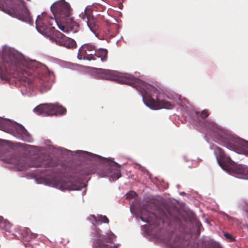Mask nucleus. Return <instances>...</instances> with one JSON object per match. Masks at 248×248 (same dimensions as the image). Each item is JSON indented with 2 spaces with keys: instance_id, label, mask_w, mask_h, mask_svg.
<instances>
[{
  "instance_id": "1",
  "label": "nucleus",
  "mask_w": 248,
  "mask_h": 248,
  "mask_svg": "<svg viewBox=\"0 0 248 248\" xmlns=\"http://www.w3.org/2000/svg\"><path fill=\"white\" fill-rule=\"evenodd\" d=\"M96 75L100 79L116 81L137 88L141 94L144 104L152 109H172L174 106L173 103L167 100L168 97L155 87L130 75L116 71L99 69L96 71Z\"/></svg>"
},
{
  "instance_id": "2",
  "label": "nucleus",
  "mask_w": 248,
  "mask_h": 248,
  "mask_svg": "<svg viewBox=\"0 0 248 248\" xmlns=\"http://www.w3.org/2000/svg\"><path fill=\"white\" fill-rule=\"evenodd\" d=\"M50 9L54 17L43 12L38 16L36 20V28L43 35H49L54 32L55 25L65 32L78 26L72 16V8L65 0L56 1L51 6Z\"/></svg>"
},
{
  "instance_id": "3",
  "label": "nucleus",
  "mask_w": 248,
  "mask_h": 248,
  "mask_svg": "<svg viewBox=\"0 0 248 248\" xmlns=\"http://www.w3.org/2000/svg\"><path fill=\"white\" fill-rule=\"evenodd\" d=\"M212 149L214 150L218 164L223 170L236 177L248 179V167L242 165H235L230 157L226 155L220 148L213 145Z\"/></svg>"
},
{
  "instance_id": "4",
  "label": "nucleus",
  "mask_w": 248,
  "mask_h": 248,
  "mask_svg": "<svg viewBox=\"0 0 248 248\" xmlns=\"http://www.w3.org/2000/svg\"><path fill=\"white\" fill-rule=\"evenodd\" d=\"M7 162L12 164L14 168L19 171L25 170L30 167L53 166L49 157L42 154L35 155L29 160L27 157H20L16 155H13L7 159Z\"/></svg>"
},
{
  "instance_id": "5",
  "label": "nucleus",
  "mask_w": 248,
  "mask_h": 248,
  "mask_svg": "<svg viewBox=\"0 0 248 248\" xmlns=\"http://www.w3.org/2000/svg\"><path fill=\"white\" fill-rule=\"evenodd\" d=\"M0 10L23 21L31 19L29 11L22 0H0Z\"/></svg>"
},
{
  "instance_id": "6",
  "label": "nucleus",
  "mask_w": 248,
  "mask_h": 248,
  "mask_svg": "<svg viewBox=\"0 0 248 248\" xmlns=\"http://www.w3.org/2000/svg\"><path fill=\"white\" fill-rule=\"evenodd\" d=\"M96 239L93 242V245L95 248H117L114 245H113L116 236L112 232L107 234L106 236L100 234V230L97 229L95 230Z\"/></svg>"
},
{
  "instance_id": "7",
  "label": "nucleus",
  "mask_w": 248,
  "mask_h": 248,
  "mask_svg": "<svg viewBox=\"0 0 248 248\" xmlns=\"http://www.w3.org/2000/svg\"><path fill=\"white\" fill-rule=\"evenodd\" d=\"M34 111L38 115H53L63 114L66 112V109L58 104H45L37 106Z\"/></svg>"
},
{
  "instance_id": "8",
  "label": "nucleus",
  "mask_w": 248,
  "mask_h": 248,
  "mask_svg": "<svg viewBox=\"0 0 248 248\" xmlns=\"http://www.w3.org/2000/svg\"><path fill=\"white\" fill-rule=\"evenodd\" d=\"M0 129L7 132H14V131H16L21 134L23 140L28 142H30L31 140V137L26 129L9 120H0Z\"/></svg>"
},
{
  "instance_id": "9",
  "label": "nucleus",
  "mask_w": 248,
  "mask_h": 248,
  "mask_svg": "<svg viewBox=\"0 0 248 248\" xmlns=\"http://www.w3.org/2000/svg\"><path fill=\"white\" fill-rule=\"evenodd\" d=\"M50 185L59 188L61 190H79L85 186L84 183L78 181H74L69 179L60 181L56 179H53Z\"/></svg>"
},
{
  "instance_id": "10",
  "label": "nucleus",
  "mask_w": 248,
  "mask_h": 248,
  "mask_svg": "<svg viewBox=\"0 0 248 248\" xmlns=\"http://www.w3.org/2000/svg\"><path fill=\"white\" fill-rule=\"evenodd\" d=\"M50 40L55 42L57 45L64 46L68 48H73L76 46L75 41L70 38L65 36L64 34L54 29V32L49 35Z\"/></svg>"
},
{
  "instance_id": "11",
  "label": "nucleus",
  "mask_w": 248,
  "mask_h": 248,
  "mask_svg": "<svg viewBox=\"0 0 248 248\" xmlns=\"http://www.w3.org/2000/svg\"><path fill=\"white\" fill-rule=\"evenodd\" d=\"M93 10L90 7H87L84 12H82L79 15V17L83 20H85L90 30L96 34V31L98 26L92 14Z\"/></svg>"
},
{
  "instance_id": "12",
  "label": "nucleus",
  "mask_w": 248,
  "mask_h": 248,
  "mask_svg": "<svg viewBox=\"0 0 248 248\" xmlns=\"http://www.w3.org/2000/svg\"><path fill=\"white\" fill-rule=\"evenodd\" d=\"M95 48L94 46L90 44L83 45L79 49L78 58L79 60H96L94 58Z\"/></svg>"
},
{
  "instance_id": "13",
  "label": "nucleus",
  "mask_w": 248,
  "mask_h": 248,
  "mask_svg": "<svg viewBox=\"0 0 248 248\" xmlns=\"http://www.w3.org/2000/svg\"><path fill=\"white\" fill-rule=\"evenodd\" d=\"M156 218V216L153 213L149 212L146 207H142L140 210V219L143 221L154 224Z\"/></svg>"
},
{
  "instance_id": "14",
  "label": "nucleus",
  "mask_w": 248,
  "mask_h": 248,
  "mask_svg": "<svg viewBox=\"0 0 248 248\" xmlns=\"http://www.w3.org/2000/svg\"><path fill=\"white\" fill-rule=\"evenodd\" d=\"M105 175L102 176L104 177ZM105 176L110 177L112 180H117L121 176L120 172V166L117 164H115L114 166H112L109 172Z\"/></svg>"
},
{
  "instance_id": "15",
  "label": "nucleus",
  "mask_w": 248,
  "mask_h": 248,
  "mask_svg": "<svg viewBox=\"0 0 248 248\" xmlns=\"http://www.w3.org/2000/svg\"><path fill=\"white\" fill-rule=\"evenodd\" d=\"M90 219L94 221V222H93V223L94 225L103 223H108L109 222L108 218L106 216H103L102 215H98L97 217L94 215H91Z\"/></svg>"
},
{
  "instance_id": "16",
  "label": "nucleus",
  "mask_w": 248,
  "mask_h": 248,
  "mask_svg": "<svg viewBox=\"0 0 248 248\" xmlns=\"http://www.w3.org/2000/svg\"><path fill=\"white\" fill-rule=\"evenodd\" d=\"M108 51L105 49H99L98 50L95 49V54L94 58L96 57L101 59L102 61H105L107 57Z\"/></svg>"
},
{
  "instance_id": "17",
  "label": "nucleus",
  "mask_w": 248,
  "mask_h": 248,
  "mask_svg": "<svg viewBox=\"0 0 248 248\" xmlns=\"http://www.w3.org/2000/svg\"><path fill=\"white\" fill-rule=\"evenodd\" d=\"M126 196L127 198L131 199L137 196V194L135 192L131 191L127 193Z\"/></svg>"
},
{
  "instance_id": "18",
  "label": "nucleus",
  "mask_w": 248,
  "mask_h": 248,
  "mask_svg": "<svg viewBox=\"0 0 248 248\" xmlns=\"http://www.w3.org/2000/svg\"><path fill=\"white\" fill-rule=\"evenodd\" d=\"M209 113L207 110L204 109L201 113V116L202 118H205L209 115Z\"/></svg>"
},
{
  "instance_id": "19",
  "label": "nucleus",
  "mask_w": 248,
  "mask_h": 248,
  "mask_svg": "<svg viewBox=\"0 0 248 248\" xmlns=\"http://www.w3.org/2000/svg\"><path fill=\"white\" fill-rule=\"evenodd\" d=\"M224 236H225V237H226V238H227L228 239H232V236L229 233H226L224 234Z\"/></svg>"
}]
</instances>
